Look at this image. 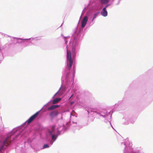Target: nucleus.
<instances>
[{"instance_id":"obj_9","label":"nucleus","mask_w":153,"mask_h":153,"mask_svg":"<svg viewBox=\"0 0 153 153\" xmlns=\"http://www.w3.org/2000/svg\"><path fill=\"white\" fill-rule=\"evenodd\" d=\"M109 1V0H100L101 4H102L107 3Z\"/></svg>"},{"instance_id":"obj_13","label":"nucleus","mask_w":153,"mask_h":153,"mask_svg":"<svg viewBox=\"0 0 153 153\" xmlns=\"http://www.w3.org/2000/svg\"><path fill=\"white\" fill-rule=\"evenodd\" d=\"M48 147H49L48 146L47 144H45L44 145V146L43 147V149H44L45 148H48Z\"/></svg>"},{"instance_id":"obj_3","label":"nucleus","mask_w":153,"mask_h":153,"mask_svg":"<svg viewBox=\"0 0 153 153\" xmlns=\"http://www.w3.org/2000/svg\"><path fill=\"white\" fill-rule=\"evenodd\" d=\"M39 111H37L33 115L31 116L26 122L25 123L27 125L30 123L32 121L34 120L37 117L39 114Z\"/></svg>"},{"instance_id":"obj_5","label":"nucleus","mask_w":153,"mask_h":153,"mask_svg":"<svg viewBox=\"0 0 153 153\" xmlns=\"http://www.w3.org/2000/svg\"><path fill=\"white\" fill-rule=\"evenodd\" d=\"M59 113L58 111H54L51 112L50 114L49 115L51 118L52 119L54 118V117L56 116Z\"/></svg>"},{"instance_id":"obj_10","label":"nucleus","mask_w":153,"mask_h":153,"mask_svg":"<svg viewBox=\"0 0 153 153\" xmlns=\"http://www.w3.org/2000/svg\"><path fill=\"white\" fill-rule=\"evenodd\" d=\"M62 88V87H61L59 89V90H58V91L56 92V94H55L54 96H55L56 95H57L58 93H59V94H60V95H62V92H60L61 89Z\"/></svg>"},{"instance_id":"obj_16","label":"nucleus","mask_w":153,"mask_h":153,"mask_svg":"<svg viewBox=\"0 0 153 153\" xmlns=\"http://www.w3.org/2000/svg\"><path fill=\"white\" fill-rule=\"evenodd\" d=\"M24 39V40H28V39Z\"/></svg>"},{"instance_id":"obj_11","label":"nucleus","mask_w":153,"mask_h":153,"mask_svg":"<svg viewBox=\"0 0 153 153\" xmlns=\"http://www.w3.org/2000/svg\"><path fill=\"white\" fill-rule=\"evenodd\" d=\"M54 128L55 126H53L52 127V131H49V133H50L51 135L52 134L53 132L54 131Z\"/></svg>"},{"instance_id":"obj_4","label":"nucleus","mask_w":153,"mask_h":153,"mask_svg":"<svg viewBox=\"0 0 153 153\" xmlns=\"http://www.w3.org/2000/svg\"><path fill=\"white\" fill-rule=\"evenodd\" d=\"M88 20V18L87 16H85L81 22V27H84L85 26Z\"/></svg>"},{"instance_id":"obj_12","label":"nucleus","mask_w":153,"mask_h":153,"mask_svg":"<svg viewBox=\"0 0 153 153\" xmlns=\"http://www.w3.org/2000/svg\"><path fill=\"white\" fill-rule=\"evenodd\" d=\"M99 13V12H97L94 14V16L93 18V20L96 18V17L97 16Z\"/></svg>"},{"instance_id":"obj_8","label":"nucleus","mask_w":153,"mask_h":153,"mask_svg":"<svg viewBox=\"0 0 153 153\" xmlns=\"http://www.w3.org/2000/svg\"><path fill=\"white\" fill-rule=\"evenodd\" d=\"M61 100V98H57L54 99L53 101V104H55L58 102L59 101H60Z\"/></svg>"},{"instance_id":"obj_15","label":"nucleus","mask_w":153,"mask_h":153,"mask_svg":"<svg viewBox=\"0 0 153 153\" xmlns=\"http://www.w3.org/2000/svg\"><path fill=\"white\" fill-rule=\"evenodd\" d=\"M73 58H74V57L75 56V52H74V51H73Z\"/></svg>"},{"instance_id":"obj_7","label":"nucleus","mask_w":153,"mask_h":153,"mask_svg":"<svg viewBox=\"0 0 153 153\" xmlns=\"http://www.w3.org/2000/svg\"><path fill=\"white\" fill-rule=\"evenodd\" d=\"M59 105H53L50 107H48V110H51L55 109V108H57L59 107Z\"/></svg>"},{"instance_id":"obj_6","label":"nucleus","mask_w":153,"mask_h":153,"mask_svg":"<svg viewBox=\"0 0 153 153\" xmlns=\"http://www.w3.org/2000/svg\"><path fill=\"white\" fill-rule=\"evenodd\" d=\"M107 7V6H106V7L104 8L102 10V12H101V15L104 16H106L107 15V12L106 10V8Z\"/></svg>"},{"instance_id":"obj_1","label":"nucleus","mask_w":153,"mask_h":153,"mask_svg":"<svg viewBox=\"0 0 153 153\" xmlns=\"http://www.w3.org/2000/svg\"><path fill=\"white\" fill-rule=\"evenodd\" d=\"M67 67L68 70H70L72 65L73 61L72 59L71 51L67 49Z\"/></svg>"},{"instance_id":"obj_14","label":"nucleus","mask_w":153,"mask_h":153,"mask_svg":"<svg viewBox=\"0 0 153 153\" xmlns=\"http://www.w3.org/2000/svg\"><path fill=\"white\" fill-rule=\"evenodd\" d=\"M51 135H52V139L53 140H55L56 139V136L55 135H53L52 134Z\"/></svg>"},{"instance_id":"obj_2","label":"nucleus","mask_w":153,"mask_h":153,"mask_svg":"<svg viewBox=\"0 0 153 153\" xmlns=\"http://www.w3.org/2000/svg\"><path fill=\"white\" fill-rule=\"evenodd\" d=\"M13 132L10 133L7 135V137L5 139V140L3 143H1L0 142V151L3 148L4 146H7L10 143L11 141H10V137L13 134Z\"/></svg>"}]
</instances>
